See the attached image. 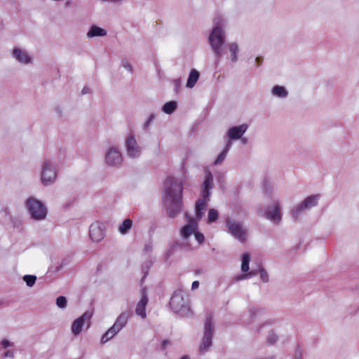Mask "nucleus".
<instances>
[{
	"mask_svg": "<svg viewBox=\"0 0 359 359\" xmlns=\"http://www.w3.org/2000/svg\"><path fill=\"white\" fill-rule=\"evenodd\" d=\"M164 201L169 217L174 218L182 210V184L168 177L165 182Z\"/></svg>",
	"mask_w": 359,
	"mask_h": 359,
	"instance_id": "1",
	"label": "nucleus"
},
{
	"mask_svg": "<svg viewBox=\"0 0 359 359\" xmlns=\"http://www.w3.org/2000/svg\"><path fill=\"white\" fill-rule=\"evenodd\" d=\"M224 32L221 27L216 26L209 36V41L217 57L222 56V46L224 43Z\"/></svg>",
	"mask_w": 359,
	"mask_h": 359,
	"instance_id": "2",
	"label": "nucleus"
},
{
	"mask_svg": "<svg viewBox=\"0 0 359 359\" xmlns=\"http://www.w3.org/2000/svg\"><path fill=\"white\" fill-rule=\"evenodd\" d=\"M212 321L211 314H208L204 324V336L200 346V351L201 352L205 351L212 345V337L214 332Z\"/></svg>",
	"mask_w": 359,
	"mask_h": 359,
	"instance_id": "3",
	"label": "nucleus"
},
{
	"mask_svg": "<svg viewBox=\"0 0 359 359\" xmlns=\"http://www.w3.org/2000/svg\"><path fill=\"white\" fill-rule=\"evenodd\" d=\"M27 205L33 218L42 219L46 217L47 210L39 201L30 198L27 201Z\"/></svg>",
	"mask_w": 359,
	"mask_h": 359,
	"instance_id": "4",
	"label": "nucleus"
},
{
	"mask_svg": "<svg viewBox=\"0 0 359 359\" xmlns=\"http://www.w3.org/2000/svg\"><path fill=\"white\" fill-rule=\"evenodd\" d=\"M226 226L231 233L241 242H245L247 239V232L242 225L231 219L226 220Z\"/></svg>",
	"mask_w": 359,
	"mask_h": 359,
	"instance_id": "5",
	"label": "nucleus"
},
{
	"mask_svg": "<svg viewBox=\"0 0 359 359\" xmlns=\"http://www.w3.org/2000/svg\"><path fill=\"white\" fill-rule=\"evenodd\" d=\"M319 195L311 196L307 197L302 204L297 206L292 210V215L294 218L297 219L299 216V214L306 208H310L313 206H315L317 204L318 200L319 198Z\"/></svg>",
	"mask_w": 359,
	"mask_h": 359,
	"instance_id": "6",
	"label": "nucleus"
},
{
	"mask_svg": "<svg viewBox=\"0 0 359 359\" xmlns=\"http://www.w3.org/2000/svg\"><path fill=\"white\" fill-rule=\"evenodd\" d=\"M56 172L50 163L46 162L41 172V181L44 185H47L55 181Z\"/></svg>",
	"mask_w": 359,
	"mask_h": 359,
	"instance_id": "7",
	"label": "nucleus"
},
{
	"mask_svg": "<svg viewBox=\"0 0 359 359\" xmlns=\"http://www.w3.org/2000/svg\"><path fill=\"white\" fill-rule=\"evenodd\" d=\"M89 235L93 241H100L104 236L103 224L100 222H95L92 224L89 229Z\"/></svg>",
	"mask_w": 359,
	"mask_h": 359,
	"instance_id": "8",
	"label": "nucleus"
},
{
	"mask_svg": "<svg viewBox=\"0 0 359 359\" xmlns=\"http://www.w3.org/2000/svg\"><path fill=\"white\" fill-rule=\"evenodd\" d=\"M148 304V297L147 295V290L145 287L142 290V297L137 303L135 309V313L137 316H140L142 318H145L146 314V306Z\"/></svg>",
	"mask_w": 359,
	"mask_h": 359,
	"instance_id": "9",
	"label": "nucleus"
},
{
	"mask_svg": "<svg viewBox=\"0 0 359 359\" xmlns=\"http://www.w3.org/2000/svg\"><path fill=\"white\" fill-rule=\"evenodd\" d=\"M90 316L88 313L86 312L81 316L76 319L72 325V333L75 335H78L81 332L84 323L86 320H90Z\"/></svg>",
	"mask_w": 359,
	"mask_h": 359,
	"instance_id": "10",
	"label": "nucleus"
},
{
	"mask_svg": "<svg viewBox=\"0 0 359 359\" xmlns=\"http://www.w3.org/2000/svg\"><path fill=\"white\" fill-rule=\"evenodd\" d=\"M106 161L110 165H118L122 162V156L118 151L112 148L106 154Z\"/></svg>",
	"mask_w": 359,
	"mask_h": 359,
	"instance_id": "11",
	"label": "nucleus"
},
{
	"mask_svg": "<svg viewBox=\"0 0 359 359\" xmlns=\"http://www.w3.org/2000/svg\"><path fill=\"white\" fill-rule=\"evenodd\" d=\"M126 146L128 154L130 157H137L140 154V151L137 145V142L134 137L128 136L126 140Z\"/></svg>",
	"mask_w": 359,
	"mask_h": 359,
	"instance_id": "12",
	"label": "nucleus"
},
{
	"mask_svg": "<svg viewBox=\"0 0 359 359\" xmlns=\"http://www.w3.org/2000/svg\"><path fill=\"white\" fill-rule=\"evenodd\" d=\"M266 217L273 222H279L281 219L279 205L274 203L271 207H269L266 212Z\"/></svg>",
	"mask_w": 359,
	"mask_h": 359,
	"instance_id": "13",
	"label": "nucleus"
},
{
	"mask_svg": "<svg viewBox=\"0 0 359 359\" xmlns=\"http://www.w3.org/2000/svg\"><path fill=\"white\" fill-rule=\"evenodd\" d=\"M248 128L247 125L243 124L239 126H235L229 128L228 130V137L230 140H237L242 137Z\"/></svg>",
	"mask_w": 359,
	"mask_h": 359,
	"instance_id": "14",
	"label": "nucleus"
},
{
	"mask_svg": "<svg viewBox=\"0 0 359 359\" xmlns=\"http://www.w3.org/2000/svg\"><path fill=\"white\" fill-rule=\"evenodd\" d=\"M213 177L210 172H207L205 174V179L203 184V191L201 193L202 197L209 198L210 193V189L212 188Z\"/></svg>",
	"mask_w": 359,
	"mask_h": 359,
	"instance_id": "15",
	"label": "nucleus"
},
{
	"mask_svg": "<svg viewBox=\"0 0 359 359\" xmlns=\"http://www.w3.org/2000/svg\"><path fill=\"white\" fill-rule=\"evenodd\" d=\"M198 227L197 223L194 220V219H189V222L188 224L185 225L181 231L182 236L184 238H187L189 237L196 229Z\"/></svg>",
	"mask_w": 359,
	"mask_h": 359,
	"instance_id": "16",
	"label": "nucleus"
},
{
	"mask_svg": "<svg viewBox=\"0 0 359 359\" xmlns=\"http://www.w3.org/2000/svg\"><path fill=\"white\" fill-rule=\"evenodd\" d=\"M130 317V313L129 312L121 313L116 318L113 326L120 331L126 325Z\"/></svg>",
	"mask_w": 359,
	"mask_h": 359,
	"instance_id": "17",
	"label": "nucleus"
},
{
	"mask_svg": "<svg viewBox=\"0 0 359 359\" xmlns=\"http://www.w3.org/2000/svg\"><path fill=\"white\" fill-rule=\"evenodd\" d=\"M208 198H199L196 203V217L197 219H201L203 216V210L207 208V199Z\"/></svg>",
	"mask_w": 359,
	"mask_h": 359,
	"instance_id": "18",
	"label": "nucleus"
},
{
	"mask_svg": "<svg viewBox=\"0 0 359 359\" xmlns=\"http://www.w3.org/2000/svg\"><path fill=\"white\" fill-rule=\"evenodd\" d=\"M257 273H259L261 279L262 280L263 282L266 283V282L269 281V276H268L266 271L261 266H259L258 271H256L255 270H252V271L249 272L247 274L241 276L238 279L240 280V279L250 278L252 276L256 275Z\"/></svg>",
	"mask_w": 359,
	"mask_h": 359,
	"instance_id": "19",
	"label": "nucleus"
},
{
	"mask_svg": "<svg viewBox=\"0 0 359 359\" xmlns=\"http://www.w3.org/2000/svg\"><path fill=\"white\" fill-rule=\"evenodd\" d=\"M13 53L14 57L22 63L27 64L31 61L30 57L20 49L15 48Z\"/></svg>",
	"mask_w": 359,
	"mask_h": 359,
	"instance_id": "20",
	"label": "nucleus"
},
{
	"mask_svg": "<svg viewBox=\"0 0 359 359\" xmlns=\"http://www.w3.org/2000/svg\"><path fill=\"white\" fill-rule=\"evenodd\" d=\"M107 34V32L99 27L93 25L91 27L90 31L88 32V37H94V36H102Z\"/></svg>",
	"mask_w": 359,
	"mask_h": 359,
	"instance_id": "21",
	"label": "nucleus"
},
{
	"mask_svg": "<svg viewBox=\"0 0 359 359\" xmlns=\"http://www.w3.org/2000/svg\"><path fill=\"white\" fill-rule=\"evenodd\" d=\"M199 78V73L196 69H192L189 74L187 86L188 88H192L195 86L196 83L197 82L198 79Z\"/></svg>",
	"mask_w": 359,
	"mask_h": 359,
	"instance_id": "22",
	"label": "nucleus"
},
{
	"mask_svg": "<svg viewBox=\"0 0 359 359\" xmlns=\"http://www.w3.org/2000/svg\"><path fill=\"white\" fill-rule=\"evenodd\" d=\"M132 226H133V220L131 219H129V218L126 219L120 224V226L118 227V231L121 234H126L132 228Z\"/></svg>",
	"mask_w": 359,
	"mask_h": 359,
	"instance_id": "23",
	"label": "nucleus"
},
{
	"mask_svg": "<svg viewBox=\"0 0 359 359\" xmlns=\"http://www.w3.org/2000/svg\"><path fill=\"white\" fill-rule=\"evenodd\" d=\"M119 331L115 328L113 325L110 327L105 334L102 336L101 342L102 344L106 343L108 340L111 339L116 334H117Z\"/></svg>",
	"mask_w": 359,
	"mask_h": 359,
	"instance_id": "24",
	"label": "nucleus"
},
{
	"mask_svg": "<svg viewBox=\"0 0 359 359\" xmlns=\"http://www.w3.org/2000/svg\"><path fill=\"white\" fill-rule=\"evenodd\" d=\"M177 108V103L174 101L166 102L163 107V111L166 114H172Z\"/></svg>",
	"mask_w": 359,
	"mask_h": 359,
	"instance_id": "25",
	"label": "nucleus"
},
{
	"mask_svg": "<svg viewBox=\"0 0 359 359\" xmlns=\"http://www.w3.org/2000/svg\"><path fill=\"white\" fill-rule=\"evenodd\" d=\"M229 52L231 53V60L233 62L237 61V53L238 52V46L236 43H232L228 45Z\"/></svg>",
	"mask_w": 359,
	"mask_h": 359,
	"instance_id": "26",
	"label": "nucleus"
},
{
	"mask_svg": "<svg viewBox=\"0 0 359 359\" xmlns=\"http://www.w3.org/2000/svg\"><path fill=\"white\" fill-rule=\"evenodd\" d=\"M249 262H250V256L248 254L245 253L242 257V264H241V270L243 272H247L249 271Z\"/></svg>",
	"mask_w": 359,
	"mask_h": 359,
	"instance_id": "27",
	"label": "nucleus"
},
{
	"mask_svg": "<svg viewBox=\"0 0 359 359\" xmlns=\"http://www.w3.org/2000/svg\"><path fill=\"white\" fill-rule=\"evenodd\" d=\"M273 93L280 97H286L287 94L286 90L283 87L279 86H276L273 88Z\"/></svg>",
	"mask_w": 359,
	"mask_h": 359,
	"instance_id": "28",
	"label": "nucleus"
},
{
	"mask_svg": "<svg viewBox=\"0 0 359 359\" xmlns=\"http://www.w3.org/2000/svg\"><path fill=\"white\" fill-rule=\"evenodd\" d=\"M229 147H230V143L226 144L224 151L218 156V157L217 158V159L215 160V161L214 163L215 165L219 164L223 161V160L224 159V158L226 156L227 152L229 151Z\"/></svg>",
	"mask_w": 359,
	"mask_h": 359,
	"instance_id": "29",
	"label": "nucleus"
},
{
	"mask_svg": "<svg viewBox=\"0 0 359 359\" xmlns=\"http://www.w3.org/2000/svg\"><path fill=\"white\" fill-rule=\"evenodd\" d=\"M218 218V212L215 209H210L208 212V222L212 223L215 222Z\"/></svg>",
	"mask_w": 359,
	"mask_h": 359,
	"instance_id": "30",
	"label": "nucleus"
},
{
	"mask_svg": "<svg viewBox=\"0 0 359 359\" xmlns=\"http://www.w3.org/2000/svg\"><path fill=\"white\" fill-rule=\"evenodd\" d=\"M23 280L26 282V284L29 287H32L34 285L36 280V277L33 275H25L23 277Z\"/></svg>",
	"mask_w": 359,
	"mask_h": 359,
	"instance_id": "31",
	"label": "nucleus"
},
{
	"mask_svg": "<svg viewBox=\"0 0 359 359\" xmlns=\"http://www.w3.org/2000/svg\"><path fill=\"white\" fill-rule=\"evenodd\" d=\"M56 304L60 308H65L67 305V299L65 297H58L56 299Z\"/></svg>",
	"mask_w": 359,
	"mask_h": 359,
	"instance_id": "32",
	"label": "nucleus"
},
{
	"mask_svg": "<svg viewBox=\"0 0 359 359\" xmlns=\"http://www.w3.org/2000/svg\"><path fill=\"white\" fill-rule=\"evenodd\" d=\"M194 235H195V238H196V241L199 243H202L204 242L205 237L202 233L197 231V232H195Z\"/></svg>",
	"mask_w": 359,
	"mask_h": 359,
	"instance_id": "33",
	"label": "nucleus"
},
{
	"mask_svg": "<svg viewBox=\"0 0 359 359\" xmlns=\"http://www.w3.org/2000/svg\"><path fill=\"white\" fill-rule=\"evenodd\" d=\"M277 338L278 337L275 334L271 333L268 337V343L270 344H274L276 341Z\"/></svg>",
	"mask_w": 359,
	"mask_h": 359,
	"instance_id": "34",
	"label": "nucleus"
},
{
	"mask_svg": "<svg viewBox=\"0 0 359 359\" xmlns=\"http://www.w3.org/2000/svg\"><path fill=\"white\" fill-rule=\"evenodd\" d=\"M1 345L5 348L11 346V343L7 339L2 340Z\"/></svg>",
	"mask_w": 359,
	"mask_h": 359,
	"instance_id": "35",
	"label": "nucleus"
},
{
	"mask_svg": "<svg viewBox=\"0 0 359 359\" xmlns=\"http://www.w3.org/2000/svg\"><path fill=\"white\" fill-rule=\"evenodd\" d=\"M199 286V282L197 281V280H195L192 283V285H191V289L192 290H195V289H197Z\"/></svg>",
	"mask_w": 359,
	"mask_h": 359,
	"instance_id": "36",
	"label": "nucleus"
},
{
	"mask_svg": "<svg viewBox=\"0 0 359 359\" xmlns=\"http://www.w3.org/2000/svg\"><path fill=\"white\" fill-rule=\"evenodd\" d=\"M302 358V353L300 351L297 350L296 355H295V359H301Z\"/></svg>",
	"mask_w": 359,
	"mask_h": 359,
	"instance_id": "37",
	"label": "nucleus"
},
{
	"mask_svg": "<svg viewBox=\"0 0 359 359\" xmlns=\"http://www.w3.org/2000/svg\"><path fill=\"white\" fill-rule=\"evenodd\" d=\"M168 344H169V341L168 340H163L161 344L162 348H165Z\"/></svg>",
	"mask_w": 359,
	"mask_h": 359,
	"instance_id": "38",
	"label": "nucleus"
},
{
	"mask_svg": "<svg viewBox=\"0 0 359 359\" xmlns=\"http://www.w3.org/2000/svg\"><path fill=\"white\" fill-rule=\"evenodd\" d=\"M177 297H172L171 299H170V304L171 306H173L175 300H176Z\"/></svg>",
	"mask_w": 359,
	"mask_h": 359,
	"instance_id": "39",
	"label": "nucleus"
},
{
	"mask_svg": "<svg viewBox=\"0 0 359 359\" xmlns=\"http://www.w3.org/2000/svg\"><path fill=\"white\" fill-rule=\"evenodd\" d=\"M89 93V88L87 87H84L82 90V94H86Z\"/></svg>",
	"mask_w": 359,
	"mask_h": 359,
	"instance_id": "40",
	"label": "nucleus"
},
{
	"mask_svg": "<svg viewBox=\"0 0 359 359\" xmlns=\"http://www.w3.org/2000/svg\"><path fill=\"white\" fill-rule=\"evenodd\" d=\"M175 83L176 87H178L180 84V79L175 80Z\"/></svg>",
	"mask_w": 359,
	"mask_h": 359,
	"instance_id": "41",
	"label": "nucleus"
},
{
	"mask_svg": "<svg viewBox=\"0 0 359 359\" xmlns=\"http://www.w3.org/2000/svg\"><path fill=\"white\" fill-rule=\"evenodd\" d=\"M6 356H10V357H11V356H13V353H11L10 351H7V352L6 353Z\"/></svg>",
	"mask_w": 359,
	"mask_h": 359,
	"instance_id": "42",
	"label": "nucleus"
},
{
	"mask_svg": "<svg viewBox=\"0 0 359 359\" xmlns=\"http://www.w3.org/2000/svg\"><path fill=\"white\" fill-rule=\"evenodd\" d=\"M181 359H189V358L187 355H184Z\"/></svg>",
	"mask_w": 359,
	"mask_h": 359,
	"instance_id": "43",
	"label": "nucleus"
},
{
	"mask_svg": "<svg viewBox=\"0 0 359 359\" xmlns=\"http://www.w3.org/2000/svg\"><path fill=\"white\" fill-rule=\"evenodd\" d=\"M259 60H260V58H259V57H257V58H256V60H257V62H259Z\"/></svg>",
	"mask_w": 359,
	"mask_h": 359,
	"instance_id": "44",
	"label": "nucleus"
},
{
	"mask_svg": "<svg viewBox=\"0 0 359 359\" xmlns=\"http://www.w3.org/2000/svg\"><path fill=\"white\" fill-rule=\"evenodd\" d=\"M127 67H128V69H129L130 71H131V68H130V65H128Z\"/></svg>",
	"mask_w": 359,
	"mask_h": 359,
	"instance_id": "45",
	"label": "nucleus"
}]
</instances>
